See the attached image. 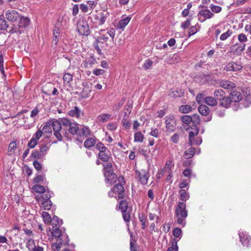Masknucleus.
I'll return each mask as SVG.
<instances>
[{
    "mask_svg": "<svg viewBox=\"0 0 251 251\" xmlns=\"http://www.w3.org/2000/svg\"><path fill=\"white\" fill-rule=\"evenodd\" d=\"M62 126H65L63 129V135L68 140H71L74 135L77 134L79 131L78 125L71 122L67 118L61 119Z\"/></svg>",
    "mask_w": 251,
    "mask_h": 251,
    "instance_id": "1",
    "label": "nucleus"
},
{
    "mask_svg": "<svg viewBox=\"0 0 251 251\" xmlns=\"http://www.w3.org/2000/svg\"><path fill=\"white\" fill-rule=\"evenodd\" d=\"M175 216L177 218V222L182 226L185 225V218L187 217V211L186 204L183 202H179L175 210Z\"/></svg>",
    "mask_w": 251,
    "mask_h": 251,
    "instance_id": "2",
    "label": "nucleus"
},
{
    "mask_svg": "<svg viewBox=\"0 0 251 251\" xmlns=\"http://www.w3.org/2000/svg\"><path fill=\"white\" fill-rule=\"evenodd\" d=\"M150 175L148 171L143 170L141 172L136 170V178H138L142 185H146L148 183Z\"/></svg>",
    "mask_w": 251,
    "mask_h": 251,
    "instance_id": "3",
    "label": "nucleus"
},
{
    "mask_svg": "<svg viewBox=\"0 0 251 251\" xmlns=\"http://www.w3.org/2000/svg\"><path fill=\"white\" fill-rule=\"evenodd\" d=\"M198 15H200L203 18H202L201 17H199L198 20L201 22H203L207 19H210L214 16L213 13H212L209 10L206 8L202 9L200 11Z\"/></svg>",
    "mask_w": 251,
    "mask_h": 251,
    "instance_id": "4",
    "label": "nucleus"
},
{
    "mask_svg": "<svg viewBox=\"0 0 251 251\" xmlns=\"http://www.w3.org/2000/svg\"><path fill=\"white\" fill-rule=\"evenodd\" d=\"M113 191L116 194H118L117 199H125L126 196L124 194L125 188L122 184L120 183L115 184L113 187Z\"/></svg>",
    "mask_w": 251,
    "mask_h": 251,
    "instance_id": "5",
    "label": "nucleus"
},
{
    "mask_svg": "<svg viewBox=\"0 0 251 251\" xmlns=\"http://www.w3.org/2000/svg\"><path fill=\"white\" fill-rule=\"evenodd\" d=\"M243 68L241 63H237L234 62H231L227 63L224 67V70L226 71L237 72L241 70Z\"/></svg>",
    "mask_w": 251,
    "mask_h": 251,
    "instance_id": "6",
    "label": "nucleus"
},
{
    "mask_svg": "<svg viewBox=\"0 0 251 251\" xmlns=\"http://www.w3.org/2000/svg\"><path fill=\"white\" fill-rule=\"evenodd\" d=\"M198 110L201 115L207 116V117L204 120L205 122H207L211 121L212 116L209 115L210 109L208 106L205 105H201L199 107Z\"/></svg>",
    "mask_w": 251,
    "mask_h": 251,
    "instance_id": "7",
    "label": "nucleus"
},
{
    "mask_svg": "<svg viewBox=\"0 0 251 251\" xmlns=\"http://www.w3.org/2000/svg\"><path fill=\"white\" fill-rule=\"evenodd\" d=\"M6 19L12 22L16 21L20 18L18 12L14 10H9L5 12Z\"/></svg>",
    "mask_w": 251,
    "mask_h": 251,
    "instance_id": "8",
    "label": "nucleus"
},
{
    "mask_svg": "<svg viewBox=\"0 0 251 251\" xmlns=\"http://www.w3.org/2000/svg\"><path fill=\"white\" fill-rule=\"evenodd\" d=\"M77 30L81 35H83L87 36L90 33L89 26L86 22H82L78 25Z\"/></svg>",
    "mask_w": 251,
    "mask_h": 251,
    "instance_id": "9",
    "label": "nucleus"
},
{
    "mask_svg": "<svg viewBox=\"0 0 251 251\" xmlns=\"http://www.w3.org/2000/svg\"><path fill=\"white\" fill-rule=\"evenodd\" d=\"M105 181L106 184L112 185L115 183L117 179V175L114 172L104 173Z\"/></svg>",
    "mask_w": 251,
    "mask_h": 251,
    "instance_id": "10",
    "label": "nucleus"
},
{
    "mask_svg": "<svg viewBox=\"0 0 251 251\" xmlns=\"http://www.w3.org/2000/svg\"><path fill=\"white\" fill-rule=\"evenodd\" d=\"M52 231L51 233L53 236L58 238V239H60V238L65 239V237H68L66 234H64L62 232L61 230L59 228V226H57V225L52 226Z\"/></svg>",
    "mask_w": 251,
    "mask_h": 251,
    "instance_id": "11",
    "label": "nucleus"
},
{
    "mask_svg": "<svg viewBox=\"0 0 251 251\" xmlns=\"http://www.w3.org/2000/svg\"><path fill=\"white\" fill-rule=\"evenodd\" d=\"M58 243H54L51 244V248L54 251H58L61 249V246L62 245L67 244L68 243L69 239L68 237H65V239L60 238L57 240Z\"/></svg>",
    "mask_w": 251,
    "mask_h": 251,
    "instance_id": "12",
    "label": "nucleus"
},
{
    "mask_svg": "<svg viewBox=\"0 0 251 251\" xmlns=\"http://www.w3.org/2000/svg\"><path fill=\"white\" fill-rule=\"evenodd\" d=\"M184 94V90L183 89L177 88L172 89L169 95L172 98H179L182 97Z\"/></svg>",
    "mask_w": 251,
    "mask_h": 251,
    "instance_id": "13",
    "label": "nucleus"
},
{
    "mask_svg": "<svg viewBox=\"0 0 251 251\" xmlns=\"http://www.w3.org/2000/svg\"><path fill=\"white\" fill-rule=\"evenodd\" d=\"M229 97L231 102H237L242 100V95L239 92L233 91L230 93Z\"/></svg>",
    "mask_w": 251,
    "mask_h": 251,
    "instance_id": "14",
    "label": "nucleus"
},
{
    "mask_svg": "<svg viewBox=\"0 0 251 251\" xmlns=\"http://www.w3.org/2000/svg\"><path fill=\"white\" fill-rule=\"evenodd\" d=\"M219 84L221 87L226 89H232L236 87L234 82L227 80H222Z\"/></svg>",
    "mask_w": 251,
    "mask_h": 251,
    "instance_id": "15",
    "label": "nucleus"
},
{
    "mask_svg": "<svg viewBox=\"0 0 251 251\" xmlns=\"http://www.w3.org/2000/svg\"><path fill=\"white\" fill-rule=\"evenodd\" d=\"M83 113L77 106H75L72 109H71L68 112V115L71 117H75L79 118L80 117L81 115H82Z\"/></svg>",
    "mask_w": 251,
    "mask_h": 251,
    "instance_id": "16",
    "label": "nucleus"
},
{
    "mask_svg": "<svg viewBox=\"0 0 251 251\" xmlns=\"http://www.w3.org/2000/svg\"><path fill=\"white\" fill-rule=\"evenodd\" d=\"M30 23L29 19L24 16H20L19 21L18 22L19 28H25L28 26Z\"/></svg>",
    "mask_w": 251,
    "mask_h": 251,
    "instance_id": "17",
    "label": "nucleus"
},
{
    "mask_svg": "<svg viewBox=\"0 0 251 251\" xmlns=\"http://www.w3.org/2000/svg\"><path fill=\"white\" fill-rule=\"evenodd\" d=\"M109 16L108 12H102L100 13L99 16L96 18L98 20V23L100 25H102L105 22L107 17Z\"/></svg>",
    "mask_w": 251,
    "mask_h": 251,
    "instance_id": "18",
    "label": "nucleus"
},
{
    "mask_svg": "<svg viewBox=\"0 0 251 251\" xmlns=\"http://www.w3.org/2000/svg\"><path fill=\"white\" fill-rule=\"evenodd\" d=\"M245 48V44L243 43H236L232 47V49L234 50L237 53H241Z\"/></svg>",
    "mask_w": 251,
    "mask_h": 251,
    "instance_id": "19",
    "label": "nucleus"
},
{
    "mask_svg": "<svg viewBox=\"0 0 251 251\" xmlns=\"http://www.w3.org/2000/svg\"><path fill=\"white\" fill-rule=\"evenodd\" d=\"M191 129L192 130L189 132V142H192V139H193L195 136L197 135L199 133V128L197 126L193 125Z\"/></svg>",
    "mask_w": 251,
    "mask_h": 251,
    "instance_id": "20",
    "label": "nucleus"
},
{
    "mask_svg": "<svg viewBox=\"0 0 251 251\" xmlns=\"http://www.w3.org/2000/svg\"><path fill=\"white\" fill-rule=\"evenodd\" d=\"M61 126H62L61 119L60 121H55L51 123V128L52 127L54 132L60 131L62 129Z\"/></svg>",
    "mask_w": 251,
    "mask_h": 251,
    "instance_id": "21",
    "label": "nucleus"
},
{
    "mask_svg": "<svg viewBox=\"0 0 251 251\" xmlns=\"http://www.w3.org/2000/svg\"><path fill=\"white\" fill-rule=\"evenodd\" d=\"M240 240L242 245L244 246H248L250 242V240L251 239L250 237H248L247 235H245L243 234H241L240 233L239 234Z\"/></svg>",
    "mask_w": 251,
    "mask_h": 251,
    "instance_id": "22",
    "label": "nucleus"
},
{
    "mask_svg": "<svg viewBox=\"0 0 251 251\" xmlns=\"http://www.w3.org/2000/svg\"><path fill=\"white\" fill-rule=\"evenodd\" d=\"M225 96V93L222 89L216 90L214 93V96L216 100H221L224 98Z\"/></svg>",
    "mask_w": 251,
    "mask_h": 251,
    "instance_id": "23",
    "label": "nucleus"
},
{
    "mask_svg": "<svg viewBox=\"0 0 251 251\" xmlns=\"http://www.w3.org/2000/svg\"><path fill=\"white\" fill-rule=\"evenodd\" d=\"M195 107L193 108L190 105H182L179 107V111L182 113H188L192 111Z\"/></svg>",
    "mask_w": 251,
    "mask_h": 251,
    "instance_id": "24",
    "label": "nucleus"
},
{
    "mask_svg": "<svg viewBox=\"0 0 251 251\" xmlns=\"http://www.w3.org/2000/svg\"><path fill=\"white\" fill-rule=\"evenodd\" d=\"M108 36L107 34H100L99 37H98L97 39H96V42L99 43H101V44H105V46L107 47L108 46L107 44L106 43L107 40H108Z\"/></svg>",
    "mask_w": 251,
    "mask_h": 251,
    "instance_id": "25",
    "label": "nucleus"
},
{
    "mask_svg": "<svg viewBox=\"0 0 251 251\" xmlns=\"http://www.w3.org/2000/svg\"><path fill=\"white\" fill-rule=\"evenodd\" d=\"M130 20L131 17L129 16H127L125 18L121 20L118 24V28H122L125 27L128 24Z\"/></svg>",
    "mask_w": 251,
    "mask_h": 251,
    "instance_id": "26",
    "label": "nucleus"
},
{
    "mask_svg": "<svg viewBox=\"0 0 251 251\" xmlns=\"http://www.w3.org/2000/svg\"><path fill=\"white\" fill-rule=\"evenodd\" d=\"M96 141L95 138H88L85 141L84 145L85 147L89 148L94 146L96 144Z\"/></svg>",
    "mask_w": 251,
    "mask_h": 251,
    "instance_id": "27",
    "label": "nucleus"
},
{
    "mask_svg": "<svg viewBox=\"0 0 251 251\" xmlns=\"http://www.w3.org/2000/svg\"><path fill=\"white\" fill-rule=\"evenodd\" d=\"M85 63L86 65L92 67L93 65L97 63V60L93 55L90 54L89 57L85 59Z\"/></svg>",
    "mask_w": 251,
    "mask_h": 251,
    "instance_id": "28",
    "label": "nucleus"
},
{
    "mask_svg": "<svg viewBox=\"0 0 251 251\" xmlns=\"http://www.w3.org/2000/svg\"><path fill=\"white\" fill-rule=\"evenodd\" d=\"M8 26V25L4 19V16L1 15L0 16V34L1 33V30H6Z\"/></svg>",
    "mask_w": 251,
    "mask_h": 251,
    "instance_id": "29",
    "label": "nucleus"
},
{
    "mask_svg": "<svg viewBox=\"0 0 251 251\" xmlns=\"http://www.w3.org/2000/svg\"><path fill=\"white\" fill-rule=\"evenodd\" d=\"M205 102L208 105L214 106L217 104V101L213 97H207L205 98Z\"/></svg>",
    "mask_w": 251,
    "mask_h": 251,
    "instance_id": "30",
    "label": "nucleus"
},
{
    "mask_svg": "<svg viewBox=\"0 0 251 251\" xmlns=\"http://www.w3.org/2000/svg\"><path fill=\"white\" fill-rule=\"evenodd\" d=\"M99 158L103 162H107L109 159V155L106 151L99 152L98 154Z\"/></svg>",
    "mask_w": 251,
    "mask_h": 251,
    "instance_id": "31",
    "label": "nucleus"
},
{
    "mask_svg": "<svg viewBox=\"0 0 251 251\" xmlns=\"http://www.w3.org/2000/svg\"><path fill=\"white\" fill-rule=\"evenodd\" d=\"M106 162V163L103 165L104 173L113 172V166L112 163L108 161Z\"/></svg>",
    "mask_w": 251,
    "mask_h": 251,
    "instance_id": "32",
    "label": "nucleus"
},
{
    "mask_svg": "<svg viewBox=\"0 0 251 251\" xmlns=\"http://www.w3.org/2000/svg\"><path fill=\"white\" fill-rule=\"evenodd\" d=\"M31 156L32 158L37 159H42L44 157V156L42 155V154L40 152L39 149L32 151Z\"/></svg>",
    "mask_w": 251,
    "mask_h": 251,
    "instance_id": "33",
    "label": "nucleus"
},
{
    "mask_svg": "<svg viewBox=\"0 0 251 251\" xmlns=\"http://www.w3.org/2000/svg\"><path fill=\"white\" fill-rule=\"evenodd\" d=\"M220 101H221L220 103V105L226 108L229 106L231 102L229 97H226L225 96L224 97V98L221 100Z\"/></svg>",
    "mask_w": 251,
    "mask_h": 251,
    "instance_id": "34",
    "label": "nucleus"
},
{
    "mask_svg": "<svg viewBox=\"0 0 251 251\" xmlns=\"http://www.w3.org/2000/svg\"><path fill=\"white\" fill-rule=\"evenodd\" d=\"M195 148H190L186 150L184 152V156L186 159H189L192 158L195 152Z\"/></svg>",
    "mask_w": 251,
    "mask_h": 251,
    "instance_id": "35",
    "label": "nucleus"
},
{
    "mask_svg": "<svg viewBox=\"0 0 251 251\" xmlns=\"http://www.w3.org/2000/svg\"><path fill=\"white\" fill-rule=\"evenodd\" d=\"M90 134L89 129L88 127L84 126L80 130H79L77 134L79 136H84L85 137L88 136Z\"/></svg>",
    "mask_w": 251,
    "mask_h": 251,
    "instance_id": "36",
    "label": "nucleus"
},
{
    "mask_svg": "<svg viewBox=\"0 0 251 251\" xmlns=\"http://www.w3.org/2000/svg\"><path fill=\"white\" fill-rule=\"evenodd\" d=\"M33 190L37 193L42 194L45 192V187L40 185L36 184L32 187Z\"/></svg>",
    "mask_w": 251,
    "mask_h": 251,
    "instance_id": "37",
    "label": "nucleus"
},
{
    "mask_svg": "<svg viewBox=\"0 0 251 251\" xmlns=\"http://www.w3.org/2000/svg\"><path fill=\"white\" fill-rule=\"evenodd\" d=\"M41 130L43 131V133H51L52 128L51 126V123L48 122L46 123V125H44V126H43Z\"/></svg>",
    "mask_w": 251,
    "mask_h": 251,
    "instance_id": "38",
    "label": "nucleus"
},
{
    "mask_svg": "<svg viewBox=\"0 0 251 251\" xmlns=\"http://www.w3.org/2000/svg\"><path fill=\"white\" fill-rule=\"evenodd\" d=\"M134 138V142L142 143L144 139V136L141 132H137L135 133Z\"/></svg>",
    "mask_w": 251,
    "mask_h": 251,
    "instance_id": "39",
    "label": "nucleus"
},
{
    "mask_svg": "<svg viewBox=\"0 0 251 251\" xmlns=\"http://www.w3.org/2000/svg\"><path fill=\"white\" fill-rule=\"evenodd\" d=\"M180 199L182 201H187L189 198V195L186 193V191L183 189H181L179 191Z\"/></svg>",
    "mask_w": 251,
    "mask_h": 251,
    "instance_id": "40",
    "label": "nucleus"
},
{
    "mask_svg": "<svg viewBox=\"0 0 251 251\" xmlns=\"http://www.w3.org/2000/svg\"><path fill=\"white\" fill-rule=\"evenodd\" d=\"M181 121L187 125H189L193 121L192 118L189 115H183L180 117Z\"/></svg>",
    "mask_w": 251,
    "mask_h": 251,
    "instance_id": "41",
    "label": "nucleus"
},
{
    "mask_svg": "<svg viewBox=\"0 0 251 251\" xmlns=\"http://www.w3.org/2000/svg\"><path fill=\"white\" fill-rule=\"evenodd\" d=\"M52 202L49 200H46L42 202V206L45 210H49L52 206Z\"/></svg>",
    "mask_w": 251,
    "mask_h": 251,
    "instance_id": "42",
    "label": "nucleus"
},
{
    "mask_svg": "<svg viewBox=\"0 0 251 251\" xmlns=\"http://www.w3.org/2000/svg\"><path fill=\"white\" fill-rule=\"evenodd\" d=\"M128 207L127 203L126 200H123L119 204V209L121 210L122 212L127 211Z\"/></svg>",
    "mask_w": 251,
    "mask_h": 251,
    "instance_id": "43",
    "label": "nucleus"
},
{
    "mask_svg": "<svg viewBox=\"0 0 251 251\" xmlns=\"http://www.w3.org/2000/svg\"><path fill=\"white\" fill-rule=\"evenodd\" d=\"M50 149V146H49L48 144H44L42 145L40 147L39 150L40 151V152L42 154V155H44V156L47 153V151Z\"/></svg>",
    "mask_w": 251,
    "mask_h": 251,
    "instance_id": "44",
    "label": "nucleus"
},
{
    "mask_svg": "<svg viewBox=\"0 0 251 251\" xmlns=\"http://www.w3.org/2000/svg\"><path fill=\"white\" fill-rule=\"evenodd\" d=\"M90 92L91 90L88 87H84L81 92V97L83 98H88L89 96Z\"/></svg>",
    "mask_w": 251,
    "mask_h": 251,
    "instance_id": "45",
    "label": "nucleus"
},
{
    "mask_svg": "<svg viewBox=\"0 0 251 251\" xmlns=\"http://www.w3.org/2000/svg\"><path fill=\"white\" fill-rule=\"evenodd\" d=\"M202 138L201 137H197L196 139L194 138L192 139V142H189V143L190 146L193 145H199L202 143Z\"/></svg>",
    "mask_w": 251,
    "mask_h": 251,
    "instance_id": "46",
    "label": "nucleus"
},
{
    "mask_svg": "<svg viewBox=\"0 0 251 251\" xmlns=\"http://www.w3.org/2000/svg\"><path fill=\"white\" fill-rule=\"evenodd\" d=\"M130 249L131 251H136V249L135 246V244L136 241L133 239V235L132 233L130 234Z\"/></svg>",
    "mask_w": 251,
    "mask_h": 251,
    "instance_id": "47",
    "label": "nucleus"
},
{
    "mask_svg": "<svg viewBox=\"0 0 251 251\" xmlns=\"http://www.w3.org/2000/svg\"><path fill=\"white\" fill-rule=\"evenodd\" d=\"M177 241L176 239H173L172 246L168 248L167 251H177L178 246L177 245Z\"/></svg>",
    "mask_w": 251,
    "mask_h": 251,
    "instance_id": "48",
    "label": "nucleus"
},
{
    "mask_svg": "<svg viewBox=\"0 0 251 251\" xmlns=\"http://www.w3.org/2000/svg\"><path fill=\"white\" fill-rule=\"evenodd\" d=\"M17 148V145L15 142H12L9 145L8 151L10 154H12L15 152V151Z\"/></svg>",
    "mask_w": 251,
    "mask_h": 251,
    "instance_id": "49",
    "label": "nucleus"
},
{
    "mask_svg": "<svg viewBox=\"0 0 251 251\" xmlns=\"http://www.w3.org/2000/svg\"><path fill=\"white\" fill-rule=\"evenodd\" d=\"M232 34V31L231 30H228L226 32L223 33L220 36V40L224 41L228 37L230 36Z\"/></svg>",
    "mask_w": 251,
    "mask_h": 251,
    "instance_id": "50",
    "label": "nucleus"
},
{
    "mask_svg": "<svg viewBox=\"0 0 251 251\" xmlns=\"http://www.w3.org/2000/svg\"><path fill=\"white\" fill-rule=\"evenodd\" d=\"M192 118L193 121H192V122L194 124V125H199L201 123V119L199 115L198 114H194L191 117Z\"/></svg>",
    "mask_w": 251,
    "mask_h": 251,
    "instance_id": "51",
    "label": "nucleus"
},
{
    "mask_svg": "<svg viewBox=\"0 0 251 251\" xmlns=\"http://www.w3.org/2000/svg\"><path fill=\"white\" fill-rule=\"evenodd\" d=\"M44 221L46 223H51V217L48 213L46 212H43L42 214Z\"/></svg>",
    "mask_w": 251,
    "mask_h": 251,
    "instance_id": "52",
    "label": "nucleus"
},
{
    "mask_svg": "<svg viewBox=\"0 0 251 251\" xmlns=\"http://www.w3.org/2000/svg\"><path fill=\"white\" fill-rule=\"evenodd\" d=\"M35 245V243L34 241L31 239H28L26 244V247L30 251H31V250L33 249Z\"/></svg>",
    "mask_w": 251,
    "mask_h": 251,
    "instance_id": "53",
    "label": "nucleus"
},
{
    "mask_svg": "<svg viewBox=\"0 0 251 251\" xmlns=\"http://www.w3.org/2000/svg\"><path fill=\"white\" fill-rule=\"evenodd\" d=\"M109 117H110V115L107 114H102L101 115H100L98 117V119L100 122H101L102 123H104V122H106L107 121V120H108Z\"/></svg>",
    "mask_w": 251,
    "mask_h": 251,
    "instance_id": "54",
    "label": "nucleus"
},
{
    "mask_svg": "<svg viewBox=\"0 0 251 251\" xmlns=\"http://www.w3.org/2000/svg\"><path fill=\"white\" fill-rule=\"evenodd\" d=\"M210 8H211L212 12L215 13H219L222 10V7L221 6L215 5L213 4L210 5Z\"/></svg>",
    "mask_w": 251,
    "mask_h": 251,
    "instance_id": "55",
    "label": "nucleus"
},
{
    "mask_svg": "<svg viewBox=\"0 0 251 251\" xmlns=\"http://www.w3.org/2000/svg\"><path fill=\"white\" fill-rule=\"evenodd\" d=\"M96 148L100 151V152L102 151H106V148L104 146L103 144L100 142H99L96 144Z\"/></svg>",
    "mask_w": 251,
    "mask_h": 251,
    "instance_id": "56",
    "label": "nucleus"
},
{
    "mask_svg": "<svg viewBox=\"0 0 251 251\" xmlns=\"http://www.w3.org/2000/svg\"><path fill=\"white\" fill-rule=\"evenodd\" d=\"M37 144V141L32 138L27 144V146L29 148H34Z\"/></svg>",
    "mask_w": 251,
    "mask_h": 251,
    "instance_id": "57",
    "label": "nucleus"
},
{
    "mask_svg": "<svg viewBox=\"0 0 251 251\" xmlns=\"http://www.w3.org/2000/svg\"><path fill=\"white\" fill-rule=\"evenodd\" d=\"M123 217L124 220L126 222H129L130 220V215L129 212L126 211L122 212Z\"/></svg>",
    "mask_w": 251,
    "mask_h": 251,
    "instance_id": "58",
    "label": "nucleus"
},
{
    "mask_svg": "<svg viewBox=\"0 0 251 251\" xmlns=\"http://www.w3.org/2000/svg\"><path fill=\"white\" fill-rule=\"evenodd\" d=\"M43 131L41 129L38 130L32 136V138L38 141L42 137Z\"/></svg>",
    "mask_w": 251,
    "mask_h": 251,
    "instance_id": "59",
    "label": "nucleus"
},
{
    "mask_svg": "<svg viewBox=\"0 0 251 251\" xmlns=\"http://www.w3.org/2000/svg\"><path fill=\"white\" fill-rule=\"evenodd\" d=\"M182 233L181 229L178 227H176L173 232V235L176 238H178L180 236Z\"/></svg>",
    "mask_w": 251,
    "mask_h": 251,
    "instance_id": "60",
    "label": "nucleus"
},
{
    "mask_svg": "<svg viewBox=\"0 0 251 251\" xmlns=\"http://www.w3.org/2000/svg\"><path fill=\"white\" fill-rule=\"evenodd\" d=\"M153 61L150 59L147 60L144 64L143 67L146 70L149 69L152 66Z\"/></svg>",
    "mask_w": 251,
    "mask_h": 251,
    "instance_id": "61",
    "label": "nucleus"
},
{
    "mask_svg": "<svg viewBox=\"0 0 251 251\" xmlns=\"http://www.w3.org/2000/svg\"><path fill=\"white\" fill-rule=\"evenodd\" d=\"M73 79V75L70 73H66L63 76V80L65 82H70Z\"/></svg>",
    "mask_w": 251,
    "mask_h": 251,
    "instance_id": "62",
    "label": "nucleus"
},
{
    "mask_svg": "<svg viewBox=\"0 0 251 251\" xmlns=\"http://www.w3.org/2000/svg\"><path fill=\"white\" fill-rule=\"evenodd\" d=\"M175 126L176 125L174 123H168L166 125V127L167 130L171 132L174 131L175 130Z\"/></svg>",
    "mask_w": 251,
    "mask_h": 251,
    "instance_id": "63",
    "label": "nucleus"
},
{
    "mask_svg": "<svg viewBox=\"0 0 251 251\" xmlns=\"http://www.w3.org/2000/svg\"><path fill=\"white\" fill-rule=\"evenodd\" d=\"M197 31L198 30L197 27L195 26H192L189 28L188 36L190 37L191 36L195 34Z\"/></svg>",
    "mask_w": 251,
    "mask_h": 251,
    "instance_id": "64",
    "label": "nucleus"
}]
</instances>
